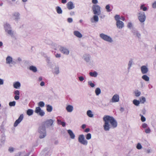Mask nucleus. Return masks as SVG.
<instances>
[{
	"mask_svg": "<svg viewBox=\"0 0 156 156\" xmlns=\"http://www.w3.org/2000/svg\"><path fill=\"white\" fill-rule=\"evenodd\" d=\"M103 119L104 122L103 126L105 131H109L111 128H115L117 126L116 120L112 116L105 115Z\"/></svg>",
	"mask_w": 156,
	"mask_h": 156,
	"instance_id": "nucleus-1",
	"label": "nucleus"
},
{
	"mask_svg": "<svg viewBox=\"0 0 156 156\" xmlns=\"http://www.w3.org/2000/svg\"><path fill=\"white\" fill-rule=\"evenodd\" d=\"M99 37L108 43H112L113 42V39L110 36L104 33L100 34Z\"/></svg>",
	"mask_w": 156,
	"mask_h": 156,
	"instance_id": "nucleus-2",
	"label": "nucleus"
},
{
	"mask_svg": "<svg viewBox=\"0 0 156 156\" xmlns=\"http://www.w3.org/2000/svg\"><path fill=\"white\" fill-rule=\"evenodd\" d=\"M92 10L94 15H100L101 14V7L98 5H93Z\"/></svg>",
	"mask_w": 156,
	"mask_h": 156,
	"instance_id": "nucleus-3",
	"label": "nucleus"
},
{
	"mask_svg": "<svg viewBox=\"0 0 156 156\" xmlns=\"http://www.w3.org/2000/svg\"><path fill=\"white\" fill-rule=\"evenodd\" d=\"M78 140V142L83 145L86 146L88 144V141L85 139L84 136L83 134L79 135Z\"/></svg>",
	"mask_w": 156,
	"mask_h": 156,
	"instance_id": "nucleus-4",
	"label": "nucleus"
},
{
	"mask_svg": "<svg viewBox=\"0 0 156 156\" xmlns=\"http://www.w3.org/2000/svg\"><path fill=\"white\" fill-rule=\"evenodd\" d=\"M5 63L10 67H12L15 64L12 58L10 56H8L6 58Z\"/></svg>",
	"mask_w": 156,
	"mask_h": 156,
	"instance_id": "nucleus-5",
	"label": "nucleus"
},
{
	"mask_svg": "<svg viewBox=\"0 0 156 156\" xmlns=\"http://www.w3.org/2000/svg\"><path fill=\"white\" fill-rule=\"evenodd\" d=\"M138 18L140 22L143 23L144 22L146 19L145 13L144 12L140 11L138 14Z\"/></svg>",
	"mask_w": 156,
	"mask_h": 156,
	"instance_id": "nucleus-6",
	"label": "nucleus"
},
{
	"mask_svg": "<svg viewBox=\"0 0 156 156\" xmlns=\"http://www.w3.org/2000/svg\"><path fill=\"white\" fill-rule=\"evenodd\" d=\"M54 121V120L52 119H47L44 122L43 125L45 128H48L53 126Z\"/></svg>",
	"mask_w": 156,
	"mask_h": 156,
	"instance_id": "nucleus-7",
	"label": "nucleus"
},
{
	"mask_svg": "<svg viewBox=\"0 0 156 156\" xmlns=\"http://www.w3.org/2000/svg\"><path fill=\"white\" fill-rule=\"evenodd\" d=\"M59 51L63 54L68 55L70 53V51L69 49L67 47L61 46L59 48Z\"/></svg>",
	"mask_w": 156,
	"mask_h": 156,
	"instance_id": "nucleus-8",
	"label": "nucleus"
},
{
	"mask_svg": "<svg viewBox=\"0 0 156 156\" xmlns=\"http://www.w3.org/2000/svg\"><path fill=\"white\" fill-rule=\"evenodd\" d=\"M35 112L37 114L41 116L44 115L45 114L44 111L42 110L39 107H37L36 108Z\"/></svg>",
	"mask_w": 156,
	"mask_h": 156,
	"instance_id": "nucleus-9",
	"label": "nucleus"
},
{
	"mask_svg": "<svg viewBox=\"0 0 156 156\" xmlns=\"http://www.w3.org/2000/svg\"><path fill=\"white\" fill-rule=\"evenodd\" d=\"M12 17L16 21H18L20 19V14L18 12H15L12 14Z\"/></svg>",
	"mask_w": 156,
	"mask_h": 156,
	"instance_id": "nucleus-10",
	"label": "nucleus"
},
{
	"mask_svg": "<svg viewBox=\"0 0 156 156\" xmlns=\"http://www.w3.org/2000/svg\"><path fill=\"white\" fill-rule=\"evenodd\" d=\"M119 101V95L117 94H115L110 101V102L112 103H115L118 102Z\"/></svg>",
	"mask_w": 156,
	"mask_h": 156,
	"instance_id": "nucleus-11",
	"label": "nucleus"
},
{
	"mask_svg": "<svg viewBox=\"0 0 156 156\" xmlns=\"http://www.w3.org/2000/svg\"><path fill=\"white\" fill-rule=\"evenodd\" d=\"M23 115L22 114L20 115L18 119H17L14 124V127H16L17 126L19 123H20L23 120Z\"/></svg>",
	"mask_w": 156,
	"mask_h": 156,
	"instance_id": "nucleus-12",
	"label": "nucleus"
},
{
	"mask_svg": "<svg viewBox=\"0 0 156 156\" xmlns=\"http://www.w3.org/2000/svg\"><path fill=\"white\" fill-rule=\"evenodd\" d=\"M141 73L143 74H147L149 71V69L147 66H142L140 68Z\"/></svg>",
	"mask_w": 156,
	"mask_h": 156,
	"instance_id": "nucleus-13",
	"label": "nucleus"
},
{
	"mask_svg": "<svg viewBox=\"0 0 156 156\" xmlns=\"http://www.w3.org/2000/svg\"><path fill=\"white\" fill-rule=\"evenodd\" d=\"M82 58L87 62H89L90 60L91 56L89 54L86 53L83 55Z\"/></svg>",
	"mask_w": 156,
	"mask_h": 156,
	"instance_id": "nucleus-14",
	"label": "nucleus"
},
{
	"mask_svg": "<svg viewBox=\"0 0 156 156\" xmlns=\"http://www.w3.org/2000/svg\"><path fill=\"white\" fill-rule=\"evenodd\" d=\"M3 27L5 32L12 29L10 25L8 23H4Z\"/></svg>",
	"mask_w": 156,
	"mask_h": 156,
	"instance_id": "nucleus-15",
	"label": "nucleus"
},
{
	"mask_svg": "<svg viewBox=\"0 0 156 156\" xmlns=\"http://www.w3.org/2000/svg\"><path fill=\"white\" fill-rule=\"evenodd\" d=\"M5 33L12 38H14L15 37L16 33L14 31L12 30V29L7 31Z\"/></svg>",
	"mask_w": 156,
	"mask_h": 156,
	"instance_id": "nucleus-16",
	"label": "nucleus"
},
{
	"mask_svg": "<svg viewBox=\"0 0 156 156\" xmlns=\"http://www.w3.org/2000/svg\"><path fill=\"white\" fill-rule=\"evenodd\" d=\"M116 25L117 27L119 29H122L124 27V23L122 21H118L116 22Z\"/></svg>",
	"mask_w": 156,
	"mask_h": 156,
	"instance_id": "nucleus-17",
	"label": "nucleus"
},
{
	"mask_svg": "<svg viewBox=\"0 0 156 156\" xmlns=\"http://www.w3.org/2000/svg\"><path fill=\"white\" fill-rule=\"evenodd\" d=\"M98 15H94L93 17L90 19V20L91 23H97L98 21L99 17Z\"/></svg>",
	"mask_w": 156,
	"mask_h": 156,
	"instance_id": "nucleus-18",
	"label": "nucleus"
},
{
	"mask_svg": "<svg viewBox=\"0 0 156 156\" xmlns=\"http://www.w3.org/2000/svg\"><path fill=\"white\" fill-rule=\"evenodd\" d=\"M67 9L69 10L75 8V5L72 2H69L66 4Z\"/></svg>",
	"mask_w": 156,
	"mask_h": 156,
	"instance_id": "nucleus-19",
	"label": "nucleus"
},
{
	"mask_svg": "<svg viewBox=\"0 0 156 156\" xmlns=\"http://www.w3.org/2000/svg\"><path fill=\"white\" fill-rule=\"evenodd\" d=\"M67 131L70 138L72 139H74L75 138V135L73 131L71 129H68Z\"/></svg>",
	"mask_w": 156,
	"mask_h": 156,
	"instance_id": "nucleus-20",
	"label": "nucleus"
},
{
	"mask_svg": "<svg viewBox=\"0 0 156 156\" xmlns=\"http://www.w3.org/2000/svg\"><path fill=\"white\" fill-rule=\"evenodd\" d=\"M73 34L75 36L78 38H81L83 37L82 34L78 31H74Z\"/></svg>",
	"mask_w": 156,
	"mask_h": 156,
	"instance_id": "nucleus-21",
	"label": "nucleus"
},
{
	"mask_svg": "<svg viewBox=\"0 0 156 156\" xmlns=\"http://www.w3.org/2000/svg\"><path fill=\"white\" fill-rule=\"evenodd\" d=\"M66 109L68 112L71 113L73 110V107L72 105H68L66 107Z\"/></svg>",
	"mask_w": 156,
	"mask_h": 156,
	"instance_id": "nucleus-22",
	"label": "nucleus"
},
{
	"mask_svg": "<svg viewBox=\"0 0 156 156\" xmlns=\"http://www.w3.org/2000/svg\"><path fill=\"white\" fill-rule=\"evenodd\" d=\"M38 133H46L45 127L43 125L40 126L38 128Z\"/></svg>",
	"mask_w": 156,
	"mask_h": 156,
	"instance_id": "nucleus-23",
	"label": "nucleus"
},
{
	"mask_svg": "<svg viewBox=\"0 0 156 156\" xmlns=\"http://www.w3.org/2000/svg\"><path fill=\"white\" fill-rule=\"evenodd\" d=\"M13 87L16 89H19L21 87V83L19 81H17L13 83Z\"/></svg>",
	"mask_w": 156,
	"mask_h": 156,
	"instance_id": "nucleus-24",
	"label": "nucleus"
},
{
	"mask_svg": "<svg viewBox=\"0 0 156 156\" xmlns=\"http://www.w3.org/2000/svg\"><path fill=\"white\" fill-rule=\"evenodd\" d=\"M60 73L59 67L57 66L55 67L53 70V73L55 75H57Z\"/></svg>",
	"mask_w": 156,
	"mask_h": 156,
	"instance_id": "nucleus-25",
	"label": "nucleus"
},
{
	"mask_svg": "<svg viewBox=\"0 0 156 156\" xmlns=\"http://www.w3.org/2000/svg\"><path fill=\"white\" fill-rule=\"evenodd\" d=\"M90 76L92 77H96L98 75V73L95 71L90 72L89 73Z\"/></svg>",
	"mask_w": 156,
	"mask_h": 156,
	"instance_id": "nucleus-26",
	"label": "nucleus"
},
{
	"mask_svg": "<svg viewBox=\"0 0 156 156\" xmlns=\"http://www.w3.org/2000/svg\"><path fill=\"white\" fill-rule=\"evenodd\" d=\"M132 32L134 35L136 36L138 38H140V34L137 31L133 30H132Z\"/></svg>",
	"mask_w": 156,
	"mask_h": 156,
	"instance_id": "nucleus-27",
	"label": "nucleus"
},
{
	"mask_svg": "<svg viewBox=\"0 0 156 156\" xmlns=\"http://www.w3.org/2000/svg\"><path fill=\"white\" fill-rule=\"evenodd\" d=\"M5 139V135H2L0 139V144L1 145H2L4 144Z\"/></svg>",
	"mask_w": 156,
	"mask_h": 156,
	"instance_id": "nucleus-28",
	"label": "nucleus"
},
{
	"mask_svg": "<svg viewBox=\"0 0 156 156\" xmlns=\"http://www.w3.org/2000/svg\"><path fill=\"white\" fill-rule=\"evenodd\" d=\"M29 69L34 73L36 72L37 71V69L35 66H30Z\"/></svg>",
	"mask_w": 156,
	"mask_h": 156,
	"instance_id": "nucleus-29",
	"label": "nucleus"
},
{
	"mask_svg": "<svg viewBox=\"0 0 156 156\" xmlns=\"http://www.w3.org/2000/svg\"><path fill=\"white\" fill-rule=\"evenodd\" d=\"M55 10L57 12L58 14H61L62 13V10L59 6H56L55 7Z\"/></svg>",
	"mask_w": 156,
	"mask_h": 156,
	"instance_id": "nucleus-30",
	"label": "nucleus"
},
{
	"mask_svg": "<svg viewBox=\"0 0 156 156\" xmlns=\"http://www.w3.org/2000/svg\"><path fill=\"white\" fill-rule=\"evenodd\" d=\"M101 93V90L99 87L97 88L95 90V93L96 96H98Z\"/></svg>",
	"mask_w": 156,
	"mask_h": 156,
	"instance_id": "nucleus-31",
	"label": "nucleus"
},
{
	"mask_svg": "<svg viewBox=\"0 0 156 156\" xmlns=\"http://www.w3.org/2000/svg\"><path fill=\"white\" fill-rule=\"evenodd\" d=\"M39 134V137L40 139L44 138L46 136V133H38Z\"/></svg>",
	"mask_w": 156,
	"mask_h": 156,
	"instance_id": "nucleus-32",
	"label": "nucleus"
},
{
	"mask_svg": "<svg viewBox=\"0 0 156 156\" xmlns=\"http://www.w3.org/2000/svg\"><path fill=\"white\" fill-rule=\"evenodd\" d=\"M87 114L90 117L92 118L93 117L94 115L92 113V111L90 110H88L87 111Z\"/></svg>",
	"mask_w": 156,
	"mask_h": 156,
	"instance_id": "nucleus-33",
	"label": "nucleus"
},
{
	"mask_svg": "<svg viewBox=\"0 0 156 156\" xmlns=\"http://www.w3.org/2000/svg\"><path fill=\"white\" fill-rule=\"evenodd\" d=\"M142 78L146 81H149L150 79L149 77L146 75H144L142 76Z\"/></svg>",
	"mask_w": 156,
	"mask_h": 156,
	"instance_id": "nucleus-34",
	"label": "nucleus"
},
{
	"mask_svg": "<svg viewBox=\"0 0 156 156\" xmlns=\"http://www.w3.org/2000/svg\"><path fill=\"white\" fill-rule=\"evenodd\" d=\"M133 63V60L132 59H130L129 60L128 63V69L129 70L131 67Z\"/></svg>",
	"mask_w": 156,
	"mask_h": 156,
	"instance_id": "nucleus-35",
	"label": "nucleus"
},
{
	"mask_svg": "<svg viewBox=\"0 0 156 156\" xmlns=\"http://www.w3.org/2000/svg\"><path fill=\"white\" fill-rule=\"evenodd\" d=\"M140 9L144 11H146L147 10V7L145 6L144 5H141L140 7Z\"/></svg>",
	"mask_w": 156,
	"mask_h": 156,
	"instance_id": "nucleus-36",
	"label": "nucleus"
},
{
	"mask_svg": "<svg viewBox=\"0 0 156 156\" xmlns=\"http://www.w3.org/2000/svg\"><path fill=\"white\" fill-rule=\"evenodd\" d=\"M47 110L48 112H51L52 110V107L50 105H47L46 106Z\"/></svg>",
	"mask_w": 156,
	"mask_h": 156,
	"instance_id": "nucleus-37",
	"label": "nucleus"
},
{
	"mask_svg": "<svg viewBox=\"0 0 156 156\" xmlns=\"http://www.w3.org/2000/svg\"><path fill=\"white\" fill-rule=\"evenodd\" d=\"M33 110L31 109H29L27 111V114L28 115L30 116L33 114Z\"/></svg>",
	"mask_w": 156,
	"mask_h": 156,
	"instance_id": "nucleus-38",
	"label": "nucleus"
},
{
	"mask_svg": "<svg viewBox=\"0 0 156 156\" xmlns=\"http://www.w3.org/2000/svg\"><path fill=\"white\" fill-rule=\"evenodd\" d=\"M133 103L136 106H138L140 103V101L136 99H134L133 101Z\"/></svg>",
	"mask_w": 156,
	"mask_h": 156,
	"instance_id": "nucleus-39",
	"label": "nucleus"
},
{
	"mask_svg": "<svg viewBox=\"0 0 156 156\" xmlns=\"http://www.w3.org/2000/svg\"><path fill=\"white\" fill-rule=\"evenodd\" d=\"M140 102L142 104H144L146 101V98L145 97H142L140 99Z\"/></svg>",
	"mask_w": 156,
	"mask_h": 156,
	"instance_id": "nucleus-40",
	"label": "nucleus"
},
{
	"mask_svg": "<svg viewBox=\"0 0 156 156\" xmlns=\"http://www.w3.org/2000/svg\"><path fill=\"white\" fill-rule=\"evenodd\" d=\"M110 5L109 4L105 6V8L107 12H109L111 11L112 10L110 9Z\"/></svg>",
	"mask_w": 156,
	"mask_h": 156,
	"instance_id": "nucleus-41",
	"label": "nucleus"
},
{
	"mask_svg": "<svg viewBox=\"0 0 156 156\" xmlns=\"http://www.w3.org/2000/svg\"><path fill=\"white\" fill-rule=\"evenodd\" d=\"M133 25L132 23L131 22H129L127 24V27L131 29L133 27Z\"/></svg>",
	"mask_w": 156,
	"mask_h": 156,
	"instance_id": "nucleus-42",
	"label": "nucleus"
},
{
	"mask_svg": "<svg viewBox=\"0 0 156 156\" xmlns=\"http://www.w3.org/2000/svg\"><path fill=\"white\" fill-rule=\"evenodd\" d=\"M88 84L91 87H94L95 86V85L91 81H88Z\"/></svg>",
	"mask_w": 156,
	"mask_h": 156,
	"instance_id": "nucleus-43",
	"label": "nucleus"
},
{
	"mask_svg": "<svg viewBox=\"0 0 156 156\" xmlns=\"http://www.w3.org/2000/svg\"><path fill=\"white\" fill-rule=\"evenodd\" d=\"M135 95L136 97H139L141 94V92L138 90H136L135 92Z\"/></svg>",
	"mask_w": 156,
	"mask_h": 156,
	"instance_id": "nucleus-44",
	"label": "nucleus"
},
{
	"mask_svg": "<svg viewBox=\"0 0 156 156\" xmlns=\"http://www.w3.org/2000/svg\"><path fill=\"white\" fill-rule=\"evenodd\" d=\"M115 20L116 21V22L118 21H120V17L119 15H116L115 16Z\"/></svg>",
	"mask_w": 156,
	"mask_h": 156,
	"instance_id": "nucleus-45",
	"label": "nucleus"
},
{
	"mask_svg": "<svg viewBox=\"0 0 156 156\" xmlns=\"http://www.w3.org/2000/svg\"><path fill=\"white\" fill-rule=\"evenodd\" d=\"M142 146L140 143H138L136 146V148L138 150L141 149L142 148Z\"/></svg>",
	"mask_w": 156,
	"mask_h": 156,
	"instance_id": "nucleus-46",
	"label": "nucleus"
},
{
	"mask_svg": "<svg viewBox=\"0 0 156 156\" xmlns=\"http://www.w3.org/2000/svg\"><path fill=\"white\" fill-rule=\"evenodd\" d=\"M86 139L87 140H90L91 138V135L90 133L87 134L86 136Z\"/></svg>",
	"mask_w": 156,
	"mask_h": 156,
	"instance_id": "nucleus-47",
	"label": "nucleus"
},
{
	"mask_svg": "<svg viewBox=\"0 0 156 156\" xmlns=\"http://www.w3.org/2000/svg\"><path fill=\"white\" fill-rule=\"evenodd\" d=\"M45 105L43 101H40L38 103V105L41 107L44 106Z\"/></svg>",
	"mask_w": 156,
	"mask_h": 156,
	"instance_id": "nucleus-48",
	"label": "nucleus"
},
{
	"mask_svg": "<svg viewBox=\"0 0 156 156\" xmlns=\"http://www.w3.org/2000/svg\"><path fill=\"white\" fill-rule=\"evenodd\" d=\"M16 103L15 101L10 102L9 103V105L10 106H14L16 105Z\"/></svg>",
	"mask_w": 156,
	"mask_h": 156,
	"instance_id": "nucleus-49",
	"label": "nucleus"
},
{
	"mask_svg": "<svg viewBox=\"0 0 156 156\" xmlns=\"http://www.w3.org/2000/svg\"><path fill=\"white\" fill-rule=\"evenodd\" d=\"M145 132L146 133H150L151 130L150 128L148 127L145 129Z\"/></svg>",
	"mask_w": 156,
	"mask_h": 156,
	"instance_id": "nucleus-50",
	"label": "nucleus"
},
{
	"mask_svg": "<svg viewBox=\"0 0 156 156\" xmlns=\"http://www.w3.org/2000/svg\"><path fill=\"white\" fill-rule=\"evenodd\" d=\"M91 2L94 5H98V0H91Z\"/></svg>",
	"mask_w": 156,
	"mask_h": 156,
	"instance_id": "nucleus-51",
	"label": "nucleus"
},
{
	"mask_svg": "<svg viewBox=\"0 0 156 156\" xmlns=\"http://www.w3.org/2000/svg\"><path fill=\"white\" fill-rule=\"evenodd\" d=\"M141 120L142 122H144L145 121L146 118L143 115H141Z\"/></svg>",
	"mask_w": 156,
	"mask_h": 156,
	"instance_id": "nucleus-52",
	"label": "nucleus"
},
{
	"mask_svg": "<svg viewBox=\"0 0 156 156\" xmlns=\"http://www.w3.org/2000/svg\"><path fill=\"white\" fill-rule=\"evenodd\" d=\"M79 80L81 81H83L84 79V78L83 76H80L78 77Z\"/></svg>",
	"mask_w": 156,
	"mask_h": 156,
	"instance_id": "nucleus-53",
	"label": "nucleus"
},
{
	"mask_svg": "<svg viewBox=\"0 0 156 156\" xmlns=\"http://www.w3.org/2000/svg\"><path fill=\"white\" fill-rule=\"evenodd\" d=\"M67 21L69 23H71L73 21V19L71 18H69L67 19Z\"/></svg>",
	"mask_w": 156,
	"mask_h": 156,
	"instance_id": "nucleus-54",
	"label": "nucleus"
},
{
	"mask_svg": "<svg viewBox=\"0 0 156 156\" xmlns=\"http://www.w3.org/2000/svg\"><path fill=\"white\" fill-rule=\"evenodd\" d=\"M14 94L16 95H20V92L18 90H16L14 92Z\"/></svg>",
	"mask_w": 156,
	"mask_h": 156,
	"instance_id": "nucleus-55",
	"label": "nucleus"
},
{
	"mask_svg": "<svg viewBox=\"0 0 156 156\" xmlns=\"http://www.w3.org/2000/svg\"><path fill=\"white\" fill-rule=\"evenodd\" d=\"M16 61L17 62H20L22 61V59L20 57H18L16 59Z\"/></svg>",
	"mask_w": 156,
	"mask_h": 156,
	"instance_id": "nucleus-56",
	"label": "nucleus"
},
{
	"mask_svg": "<svg viewBox=\"0 0 156 156\" xmlns=\"http://www.w3.org/2000/svg\"><path fill=\"white\" fill-rule=\"evenodd\" d=\"M152 7L153 8L155 9L156 8V1H155L152 4Z\"/></svg>",
	"mask_w": 156,
	"mask_h": 156,
	"instance_id": "nucleus-57",
	"label": "nucleus"
},
{
	"mask_svg": "<svg viewBox=\"0 0 156 156\" xmlns=\"http://www.w3.org/2000/svg\"><path fill=\"white\" fill-rule=\"evenodd\" d=\"M55 57L57 58H60L61 57V55L60 54L57 53L55 55Z\"/></svg>",
	"mask_w": 156,
	"mask_h": 156,
	"instance_id": "nucleus-58",
	"label": "nucleus"
},
{
	"mask_svg": "<svg viewBox=\"0 0 156 156\" xmlns=\"http://www.w3.org/2000/svg\"><path fill=\"white\" fill-rule=\"evenodd\" d=\"M142 126L143 128H145L147 127V124L146 123H143L142 124Z\"/></svg>",
	"mask_w": 156,
	"mask_h": 156,
	"instance_id": "nucleus-59",
	"label": "nucleus"
},
{
	"mask_svg": "<svg viewBox=\"0 0 156 156\" xmlns=\"http://www.w3.org/2000/svg\"><path fill=\"white\" fill-rule=\"evenodd\" d=\"M14 150V148L13 147H10L9 149V151L11 153Z\"/></svg>",
	"mask_w": 156,
	"mask_h": 156,
	"instance_id": "nucleus-60",
	"label": "nucleus"
},
{
	"mask_svg": "<svg viewBox=\"0 0 156 156\" xmlns=\"http://www.w3.org/2000/svg\"><path fill=\"white\" fill-rule=\"evenodd\" d=\"M4 83V80L3 79L0 78V85H3Z\"/></svg>",
	"mask_w": 156,
	"mask_h": 156,
	"instance_id": "nucleus-61",
	"label": "nucleus"
},
{
	"mask_svg": "<svg viewBox=\"0 0 156 156\" xmlns=\"http://www.w3.org/2000/svg\"><path fill=\"white\" fill-rule=\"evenodd\" d=\"M14 98L16 100H18L19 99V95H15L14 97Z\"/></svg>",
	"mask_w": 156,
	"mask_h": 156,
	"instance_id": "nucleus-62",
	"label": "nucleus"
},
{
	"mask_svg": "<svg viewBox=\"0 0 156 156\" xmlns=\"http://www.w3.org/2000/svg\"><path fill=\"white\" fill-rule=\"evenodd\" d=\"M45 83L44 82L42 81L41 82L40 85L41 86H43L44 85Z\"/></svg>",
	"mask_w": 156,
	"mask_h": 156,
	"instance_id": "nucleus-63",
	"label": "nucleus"
},
{
	"mask_svg": "<svg viewBox=\"0 0 156 156\" xmlns=\"http://www.w3.org/2000/svg\"><path fill=\"white\" fill-rule=\"evenodd\" d=\"M61 125L62 126L65 127L66 126V123L64 122H62Z\"/></svg>",
	"mask_w": 156,
	"mask_h": 156,
	"instance_id": "nucleus-64",
	"label": "nucleus"
}]
</instances>
